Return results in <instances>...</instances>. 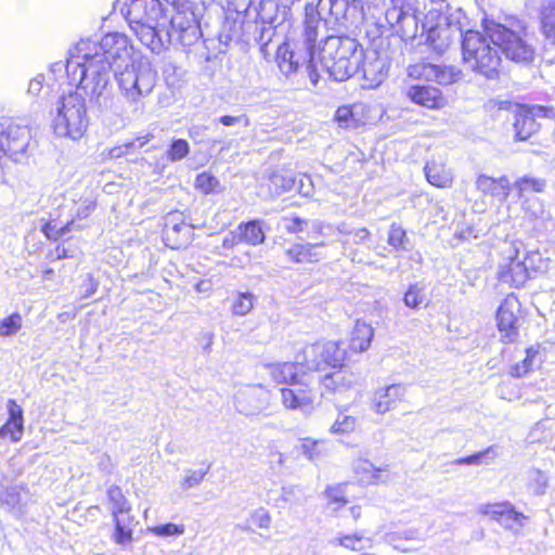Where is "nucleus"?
<instances>
[{"label": "nucleus", "mask_w": 555, "mask_h": 555, "mask_svg": "<svg viewBox=\"0 0 555 555\" xmlns=\"http://www.w3.org/2000/svg\"><path fill=\"white\" fill-rule=\"evenodd\" d=\"M130 39L120 33H109L100 41L81 39L69 50L66 73L70 83H78L90 102L102 105L111 83V72L121 70L132 60Z\"/></svg>", "instance_id": "f257e3e1"}, {"label": "nucleus", "mask_w": 555, "mask_h": 555, "mask_svg": "<svg viewBox=\"0 0 555 555\" xmlns=\"http://www.w3.org/2000/svg\"><path fill=\"white\" fill-rule=\"evenodd\" d=\"M320 62L330 77L346 81L357 73L362 74L364 88L378 87L388 76V59L376 50L364 51L356 39L327 36L320 50Z\"/></svg>", "instance_id": "f03ea898"}, {"label": "nucleus", "mask_w": 555, "mask_h": 555, "mask_svg": "<svg viewBox=\"0 0 555 555\" xmlns=\"http://www.w3.org/2000/svg\"><path fill=\"white\" fill-rule=\"evenodd\" d=\"M126 18L132 33L152 52L160 53L170 46L169 35H163L168 16L159 0H131Z\"/></svg>", "instance_id": "7ed1b4c3"}, {"label": "nucleus", "mask_w": 555, "mask_h": 555, "mask_svg": "<svg viewBox=\"0 0 555 555\" xmlns=\"http://www.w3.org/2000/svg\"><path fill=\"white\" fill-rule=\"evenodd\" d=\"M461 9H452L444 0L431 1L424 15L421 38L435 52L442 54L457 38L463 37Z\"/></svg>", "instance_id": "20e7f679"}, {"label": "nucleus", "mask_w": 555, "mask_h": 555, "mask_svg": "<svg viewBox=\"0 0 555 555\" xmlns=\"http://www.w3.org/2000/svg\"><path fill=\"white\" fill-rule=\"evenodd\" d=\"M318 38L312 36L310 39L306 34V26L301 39L295 42H284L278 48L276 63L280 70L288 76L296 73L300 67H305L309 79L313 86H317L321 77V73L326 70L320 62V50L322 43L317 46Z\"/></svg>", "instance_id": "39448f33"}, {"label": "nucleus", "mask_w": 555, "mask_h": 555, "mask_svg": "<svg viewBox=\"0 0 555 555\" xmlns=\"http://www.w3.org/2000/svg\"><path fill=\"white\" fill-rule=\"evenodd\" d=\"M78 86V83H75ZM77 87L75 91L63 94L57 99L52 112V128L61 138L81 139L89 126L86 100Z\"/></svg>", "instance_id": "423d86ee"}, {"label": "nucleus", "mask_w": 555, "mask_h": 555, "mask_svg": "<svg viewBox=\"0 0 555 555\" xmlns=\"http://www.w3.org/2000/svg\"><path fill=\"white\" fill-rule=\"evenodd\" d=\"M115 79L121 98L138 111L144 99L153 92L157 72L147 59L139 56L121 70H116Z\"/></svg>", "instance_id": "0eeeda50"}, {"label": "nucleus", "mask_w": 555, "mask_h": 555, "mask_svg": "<svg viewBox=\"0 0 555 555\" xmlns=\"http://www.w3.org/2000/svg\"><path fill=\"white\" fill-rule=\"evenodd\" d=\"M462 51L464 63L474 72L485 76L488 79H494L498 76L501 64V56L488 35L475 30H467L462 40Z\"/></svg>", "instance_id": "6e6552de"}, {"label": "nucleus", "mask_w": 555, "mask_h": 555, "mask_svg": "<svg viewBox=\"0 0 555 555\" xmlns=\"http://www.w3.org/2000/svg\"><path fill=\"white\" fill-rule=\"evenodd\" d=\"M171 3L175 14L169 18L163 35H169L170 44L191 47L201 36V4L196 0H167Z\"/></svg>", "instance_id": "1a4fd4ad"}, {"label": "nucleus", "mask_w": 555, "mask_h": 555, "mask_svg": "<svg viewBox=\"0 0 555 555\" xmlns=\"http://www.w3.org/2000/svg\"><path fill=\"white\" fill-rule=\"evenodd\" d=\"M349 0H319L314 7L306 5V26L307 37L310 39L315 36L321 37L320 42L323 44L328 35V28L336 25H345L349 12Z\"/></svg>", "instance_id": "9d476101"}, {"label": "nucleus", "mask_w": 555, "mask_h": 555, "mask_svg": "<svg viewBox=\"0 0 555 555\" xmlns=\"http://www.w3.org/2000/svg\"><path fill=\"white\" fill-rule=\"evenodd\" d=\"M392 7L386 11V21L391 27H397V31L404 40H413L421 37L422 24L425 21L424 15L429 5H424L423 10L418 8L416 0H391Z\"/></svg>", "instance_id": "9b49d317"}, {"label": "nucleus", "mask_w": 555, "mask_h": 555, "mask_svg": "<svg viewBox=\"0 0 555 555\" xmlns=\"http://www.w3.org/2000/svg\"><path fill=\"white\" fill-rule=\"evenodd\" d=\"M491 42L500 49L507 59L514 62H530L533 59V49L526 39L522 27L514 30L502 24L488 26Z\"/></svg>", "instance_id": "f8f14e48"}, {"label": "nucleus", "mask_w": 555, "mask_h": 555, "mask_svg": "<svg viewBox=\"0 0 555 555\" xmlns=\"http://www.w3.org/2000/svg\"><path fill=\"white\" fill-rule=\"evenodd\" d=\"M346 358V350L336 341L315 343L306 346L298 354L300 370L324 371L328 366L336 369Z\"/></svg>", "instance_id": "ddd939ff"}, {"label": "nucleus", "mask_w": 555, "mask_h": 555, "mask_svg": "<svg viewBox=\"0 0 555 555\" xmlns=\"http://www.w3.org/2000/svg\"><path fill=\"white\" fill-rule=\"evenodd\" d=\"M503 255V260L499 264V280L515 287L522 286L529 275L524 260L519 257L517 243L507 244Z\"/></svg>", "instance_id": "4468645a"}, {"label": "nucleus", "mask_w": 555, "mask_h": 555, "mask_svg": "<svg viewBox=\"0 0 555 555\" xmlns=\"http://www.w3.org/2000/svg\"><path fill=\"white\" fill-rule=\"evenodd\" d=\"M270 402V390L261 385L245 386L235 395V408L246 416L262 414L269 409Z\"/></svg>", "instance_id": "2eb2a0df"}, {"label": "nucleus", "mask_w": 555, "mask_h": 555, "mask_svg": "<svg viewBox=\"0 0 555 555\" xmlns=\"http://www.w3.org/2000/svg\"><path fill=\"white\" fill-rule=\"evenodd\" d=\"M289 9L287 5L280 7L275 0H257L254 16L249 21H254L256 25H262L260 28L261 35L259 40L266 39L268 33V40L271 38V28L283 24L288 16Z\"/></svg>", "instance_id": "dca6fc26"}, {"label": "nucleus", "mask_w": 555, "mask_h": 555, "mask_svg": "<svg viewBox=\"0 0 555 555\" xmlns=\"http://www.w3.org/2000/svg\"><path fill=\"white\" fill-rule=\"evenodd\" d=\"M33 495L23 483L0 486V504L14 518L22 519L27 514Z\"/></svg>", "instance_id": "f3484780"}, {"label": "nucleus", "mask_w": 555, "mask_h": 555, "mask_svg": "<svg viewBox=\"0 0 555 555\" xmlns=\"http://www.w3.org/2000/svg\"><path fill=\"white\" fill-rule=\"evenodd\" d=\"M478 512L499 522L504 529L518 533L527 517L515 509L514 505L507 501L482 504Z\"/></svg>", "instance_id": "a211bd4d"}, {"label": "nucleus", "mask_w": 555, "mask_h": 555, "mask_svg": "<svg viewBox=\"0 0 555 555\" xmlns=\"http://www.w3.org/2000/svg\"><path fill=\"white\" fill-rule=\"evenodd\" d=\"M192 233L193 229L186 223L181 211H170L166 215L163 234L168 247L179 249L186 246L191 242Z\"/></svg>", "instance_id": "6ab92c4d"}, {"label": "nucleus", "mask_w": 555, "mask_h": 555, "mask_svg": "<svg viewBox=\"0 0 555 555\" xmlns=\"http://www.w3.org/2000/svg\"><path fill=\"white\" fill-rule=\"evenodd\" d=\"M408 75L414 79L435 81L439 85H450L461 78V70L451 66H440L426 62H417L408 67Z\"/></svg>", "instance_id": "aec40b11"}, {"label": "nucleus", "mask_w": 555, "mask_h": 555, "mask_svg": "<svg viewBox=\"0 0 555 555\" xmlns=\"http://www.w3.org/2000/svg\"><path fill=\"white\" fill-rule=\"evenodd\" d=\"M281 401L285 409L297 410L310 414L314 409V395L305 383H297L291 387L281 388Z\"/></svg>", "instance_id": "412c9836"}, {"label": "nucleus", "mask_w": 555, "mask_h": 555, "mask_svg": "<svg viewBox=\"0 0 555 555\" xmlns=\"http://www.w3.org/2000/svg\"><path fill=\"white\" fill-rule=\"evenodd\" d=\"M519 301L514 295H507L496 311L498 328L504 341H513L517 336V315Z\"/></svg>", "instance_id": "4be33fe9"}, {"label": "nucleus", "mask_w": 555, "mask_h": 555, "mask_svg": "<svg viewBox=\"0 0 555 555\" xmlns=\"http://www.w3.org/2000/svg\"><path fill=\"white\" fill-rule=\"evenodd\" d=\"M353 472L359 482L363 485H383L392 479L388 466L376 467L364 459H357L353 462Z\"/></svg>", "instance_id": "5701e85b"}, {"label": "nucleus", "mask_w": 555, "mask_h": 555, "mask_svg": "<svg viewBox=\"0 0 555 555\" xmlns=\"http://www.w3.org/2000/svg\"><path fill=\"white\" fill-rule=\"evenodd\" d=\"M405 393L406 389L401 384H392L378 388L372 399V409L377 414H385L395 409L397 403L404 399Z\"/></svg>", "instance_id": "b1692460"}, {"label": "nucleus", "mask_w": 555, "mask_h": 555, "mask_svg": "<svg viewBox=\"0 0 555 555\" xmlns=\"http://www.w3.org/2000/svg\"><path fill=\"white\" fill-rule=\"evenodd\" d=\"M550 109L544 106H534L530 109L519 112L515 116L514 129L515 137L519 141L529 139L539 130V124L535 121L537 116H546Z\"/></svg>", "instance_id": "393cba45"}, {"label": "nucleus", "mask_w": 555, "mask_h": 555, "mask_svg": "<svg viewBox=\"0 0 555 555\" xmlns=\"http://www.w3.org/2000/svg\"><path fill=\"white\" fill-rule=\"evenodd\" d=\"M405 94L413 103L429 109L442 108L447 103L441 91L431 86H411Z\"/></svg>", "instance_id": "a878e982"}, {"label": "nucleus", "mask_w": 555, "mask_h": 555, "mask_svg": "<svg viewBox=\"0 0 555 555\" xmlns=\"http://www.w3.org/2000/svg\"><path fill=\"white\" fill-rule=\"evenodd\" d=\"M524 219L532 224L537 232L547 230L552 223V216L537 196L527 197L522 203Z\"/></svg>", "instance_id": "bb28decb"}, {"label": "nucleus", "mask_w": 555, "mask_h": 555, "mask_svg": "<svg viewBox=\"0 0 555 555\" xmlns=\"http://www.w3.org/2000/svg\"><path fill=\"white\" fill-rule=\"evenodd\" d=\"M320 384L323 390L328 393H343L356 384V377L353 373L341 363L334 369L333 372L325 374L320 379Z\"/></svg>", "instance_id": "cd10ccee"}, {"label": "nucleus", "mask_w": 555, "mask_h": 555, "mask_svg": "<svg viewBox=\"0 0 555 555\" xmlns=\"http://www.w3.org/2000/svg\"><path fill=\"white\" fill-rule=\"evenodd\" d=\"M324 246V243H297L289 246L285 250V254L287 258L295 263H313L320 261L324 257L322 253V248Z\"/></svg>", "instance_id": "c85d7f7f"}, {"label": "nucleus", "mask_w": 555, "mask_h": 555, "mask_svg": "<svg viewBox=\"0 0 555 555\" xmlns=\"http://www.w3.org/2000/svg\"><path fill=\"white\" fill-rule=\"evenodd\" d=\"M367 106L362 102L343 105L336 109L335 119L340 127L357 128L365 124Z\"/></svg>", "instance_id": "c756f323"}, {"label": "nucleus", "mask_w": 555, "mask_h": 555, "mask_svg": "<svg viewBox=\"0 0 555 555\" xmlns=\"http://www.w3.org/2000/svg\"><path fill=\"white\" fill-rule=\"evenodd\" d=\"M8 408L10 416L7 423L0 427V437L18 441L24 429L23 410L14 400L9 401Z\"/></svg>", "instance_id": "7c9ffc66"}, {"label": "nucleus", "mask_w": 555, "mask_h": 555, "mask_svg": "<svg viewBox=\"0 0 555 555\" xmlns=\"http://www.w3.org/2000/svg\"><path fill=\"white\" fill-rule=\"evenodd\" d=\"M476 188L486 195L505 201L508 196L511 184L506 177L493 179L489 176L480 175L476 180Z\"/></svg>", "instance_id": "2f4dec72"}, {"label": "nucleus", "mask_w": 555, "mask_h": 555, "mask_svg": "<svg viewBox=\"0 0 555 555\" xmlns=\"http://www.w3.org/2000/svg\"><path fill=\"white\" fill-rule=\"evenodd\" d=\"M385 541L397 551L404 553L415 552L418 548L415 544L420 542L418 531L416 529H406L389 532L385 535Z\"/></svg>", "instance_id": "473e14b6"}, {"label": "nucleus", "mask_w": 555, "mask_h": 555, "mask_svg": "<svg viewBox=\"0 0 555 555\" xmlns=\"http://www.w3.org/2000/svg\"><path fill=\"white\" fill-rule=\"evenodd\" d=\"M374 336V328L371 324L358 320L353 326L350 337V349L353 352H363L371 346Z\"/></svg>", "instance_id": "72a5a7b5"}, {"label": "nucleus", "mask_w": 555, "mask_h": 555, "mask_svg": "<svg viewBox=\"0 0 555 555\" xmlns=\"http://www.w3.org/2000/svg\"><path fill=\"white\" fill-rule=\"evenodd\" d=\"M427 181L437 188H449L452 184L453 176L446 165L440 162H429L425 166Z\"/></svg>", "instance_id": "f704fd0d"}, {"label": "nucleus", "mask_w": 555, "mask_h": 555, "mask_svg": "<svg viewBox=\"0 0 555 555\" xmlns=\"http://www.w3.org/2000/svg\"><path fill=\"white\" fill-rule=\"evenodd\" d=\"M300 364L296 359L295 363L284 362L276 363L269 366L272 378L280 384L294 385L300 383L298 379V370Z\"/></svg>", "instance_id": "c9c22d12"}, {"label": "nucleus", "mask_w": 555, "mask_h": 555, "mask_svg": "<svg viewBox=\"0 0 555 555\" xmlns=\"http://www.w3.org/2000/svg\"><path fill=\"white\" fill-rule=\"evenodd\" d=\"M237 231L241 234L242 242L249 245L256 246L264 242L266 235L259 220L242 222L238 224Z\"/></svg>", "instance_id": "e433bc0d"}, {"label": "nucleus", "mask_w": 555, "mask_h": 555, "mask_svg": "<svg viewBox=\"0 0 555 555\" xmlns=\"http://www.w3.org/2000/svg\"><path fill=\"white\" fill-rule=\"evenodd\" d=\"M115 531L113 540L119 545H128L132 542L133 518L129 515L114 517Z\"/></svg>", "instance_id": "4c0bfd02"}, {"label": "nucleus", "mask_w": 555, "mask_h": 555, "mask_svg": "<svg viewBox=\"0 0 555 555\" xmlns=\"http://www.w3.org/2000/svg\"><path fill=\"white\" fill-rule=\"evenodd\" d=\"M541 362L542 358L539 347L531 346L526 350V358L521 362L512 366L511 374L515 377H521L534 367L539 366Z\"/></svg>", "instance_id": "58836bf2"}, {"label": "nucleus", "mask_w": 555, "mask_h": 555, "mask_svg": "<svg viewBox=\"0 0 555 555\" xmlns=\"http://www.w3.org/2000/svg\"><path fill=\"white\" fill-rule=\"evenodd\" d=\"M298 451L302 453L309 461H317L323 457L326 453V442L324 440H314L311 438L300 439L297 447Z\"/></svg>", "instance_id": "ea45409f"}, {"label": "nucleus", "mask_w": 555, "mask_h": 555, "mask_svg": "<svg viewBox=\"0 0 555 555\" xmlns=\"http://www.w3.org/2000/svg\"><path fill=\"white\" fill-rule=\"evenodd\" d=\"M359 426V420L356 416L348 415L344 411H339L336 420L331 425L328 431L332 435H349L354 433Z\"/></svg>", "instance_id": "a19ab883"}, {"label": "nucleus", "mask_w": 555, "mask_h": 555, "mask_svg": "<svg viewBox=\"0 0 555 555\" xmlns=\"http://www.w3.org/2000/svg\"><path fill=\"white\" fill-rule=\"evenodd\" d=\"M108 500L112 504L113 517L127 516L130 512V504L122 494L119 487L113 486L107 491Z\"/></svg>", "instance_id": "79ce46f5"}, {"label": "nucleus", "mask_w": 555, "mask_h": 555, "mask_svg": "<svg viewBox=\"0 0 555 555\" xmlns=\"http://www.w3.org/2000/svg\"><path fill=\"white\" fill-rule=\"evenodd\" d=\"M255 300L256 297L250 292L238 293L231 307L232 313L237 317L248 314L254 308Z\"/></svg>", "instance_id": "37998d69"}, {"label": "nucleus", "mask_w": 555, "mask_h": 555, "mask_svg": "<svg viewBox=\"0 0 555 555\" xmlns=\"http://www.w3.org/2000/svg\"><path fill=\"white\" fill-rule=\"evenodd\" d=\"M528 487L537 495L545 493L548 478L540 469L531 468L527 472Z\"/></svg>", "instance_id": "c03bdc74"}, {"label": "nucleus", "mask_w": 555, "mask_h": 555, "mask_svg": "<svg viewBox=\"0 0 555 555\" xmlns=\"http://www.w3.org/2000/svg\"><path fill=\"white\" fill-rule=\"evenodd\" d=\"M515 188L518 190L519 197H525L530 192H543L545 189V181L543 179L522 177L516 181Z\"/></svg>", "instance_id": "a18cd8bd"}, {"label": "nucleus", "mask_w": 555, "mask_h": 555, "mask_svg": "<svg viewBox=\"0 0 555 555\" xmlns=\"http://www.w3.org/2000/svg\"><path fill=\"white\" fill-rule=\"evenodd\" d=\"M23 325L22 315L17 312L0 320V337H12L16 335Z\"/></svg>", "instance_id": "49530a36"}, {"label": "nucleus", "mask_w": 555, "mask_h": 555, "mask_svg": "<svg viewBox=\"0 0 555 555\" xmlns=\"http://www.w3.org/2000/svg\"><path fill=\"white\" fill-rule=\"evenodd\" d=\"M335 542L347 550L362 551L370 543V539L362 534H346L336 538Z\"/></svg>", "instance_id": "de8ad7c7"}, {"label": "nucleus", "mask_w": 555, "mask_h": 555, "mask_svg": "<svg viewBox=\"0 0 555 555\" xmlns=\"http://www.w3.org/2000/svg\"><path fill=\"white\" fill-rule=\"evenodd\" d=\"M270 183L276 193L287 192L294 189L296 180L288 172H275L270 177Z\"/></svg>", "instance_id": "09e8293b"}, {"label": "nucleus", "mask_w": 555, "mask_h": 555, "mask_svg": "<svg viewBox=\"0 0 555 555\" xmlns=\"http://www.w3.org/2000/svg\"><path fill=\"white\" fill-rule=\"evenodd\" d=\"M190 153V145L183 139H176L171 142L168 151L167 158L175 163L183 159Z\"/></svg>", "instance_id": "8fccbe9b"}, {"label": "nucleus", "mask_w": 555, "mask_h": 555, "mask_svg": "<svg viewBox=\"0 0 555 555\" xmlns=\"http://www.w3.org/2000/svg\"><path fill=\"white\" fill-rule=\"evenodd\" d=\"M542 28L545 36L555 43V3L543 11Z\"/></svg>", "instance_id": "3c124183"}, {"label": "nucleus", "mask_w": 555, "mask_h": 555, "mask_svg": "<svg viewBox=\"0 0 555 555\" xmlns=\"http://www.w3.org/2000/svg\"><path fill=\"white\" fill-rule=\"evenodd\" d=\"M207 469H198V470H188L185 477L181 481V489L189 490L191 488L197 487L207 475Z\"/></svg>", "instance_id": "603ef678"}, {"label": "nucleus", "mask_w": 555, "mask_h": 555, "mask_svg": "<svg viewBox=\"0 0 555 555\" xmlns=\"http://www.w3.org/2000/svg\"><path fill=\"white\" fill-rule=\"evenodd\" d=\"M257 0H230L229 5L237 14H243L246 20H250L254 16V9Z\"/></svg>", "instance_id": "864d4df0"}, {"label": "nucleus", "mask_w": 555, "mask_h": 555, "mask_svg": "<svg viewBox=\"0 0 555 555\" xmlns=\"http://www.w3.org/2000/svg\"><path fill=\"white\" fill-rule=\"evenodd\" d=\"M403 301L409 308H418L424 301L423 289L417 285L410 286L404 294Z\"/></svg>", "instance_id": "5fc2aeb1"}, {"label": "nucleus", "mask_w": 555, "mask_h": 555, "mask_svg": "<svg viewBox=\"0 0 555 555\" xmlns=\"http://www.w3.org/2000/svg\"><path fill=\"white\" fill-rule=\"evenodd\" d=\"M149 530L157 537H172L181 535L184 532V527L182 525L169 522L160 526H155L153 528H150Z\"/></svg>", "instance_id": "6e6d98bb"}, {"label": "nucleus", "mask_w": 555, "mask_h": 555, "mask_svg": "<svg viewBox=\"0 0 555 555\" xmlns=\"http://www.w3.org/2000/svg\"><path fill=\"white\" fill-rule=\"evenodd\" d=\"M404 240L405 231L396 223L391 224L388 233V244L397 249H405Z\"/></svg>", "instance_id": "4d7b16f0"}, {"label": "nucleus", "mask_w": 555, "mask_h": 555, "mask_svg": "<svg viewBox=\"0 0 555 555\" xmlns=\"http://www.w3.org/2000/svg\"><path fill=\"white\" fill-rule=\"evenodd\" d=\"M218 183V180L207 172L199 173L195 180V186L204 193L212 192L217 188Z\"/></svg>", "instance_id": "13d9d810"}, {"label": "nucleus", "mask_w": 555, "mask_h": 555, "mask_svg": "<svg viewBox=\"0 0 555 555\" xmlns=\"http://www.w3.org/2000/svg\"><path fill=\"white\" fill-rule=\"evenodd\" d=\"M251 521L260 529H269L271 526V515L268 509L259 507L250 515Z\"/></svg>", "instance_id": "bf43d9fd"}, {"label": "nucleus", "mask_w": 555, "mask_h": 555, "mask_svg": "<svg viewBox=\"0 0 555 555\" xmlns=\"http://www.w3.org/2000/svg\"><path fill=\"white\" fill-rule=\"evenodd\" d=\"M328 503L335 505L334 509H338L340 506L347 503L341 487H330L326 490Z\"/></svg>", "instance_id": "052dcab7"}, {"label": "nucleus", "mask_w": 555, "mask_h": 555, "mask_svg": "<svg viewBox=\"0 0 555 555\" xmlns=\"http://www.w3.org/2000/svg\"><path fill=\"white\" fill-rule=\"evenodd\" d=\"M283 227L288 233H299L304 231L307 221L299 217L287 218L284 217L282 219Z\"/></svg>", "instance_id": "680f3d73"}, {"label": "nucleus", "mask_w": 555, "mask_h": 555, "mask_svg": "<svg viewBox=\"0 0 555 555\" xmlns=\"http://www.w3.org/2000/svg\"><path fill=\"white\" fill-rule=\"evenodd\" d=\"M219 122L225 127H232L236 124H243L245 127L250 125V119L246 114L238 116L223 115L219 117Z\"/></svg>", "instance_id": "e2e57ef3"}, {"label": "nucleus", "mask_w": 555, "mask_h": 555, "mask_svg": "<svg viewBox=\"0 0 555 555\" xmlns=\"http://www.w3.org/2000/svg\"><path fill=\"white\" fill-rule=\"evenodd\" d=\"M94 208L95 202L90 198H85L79 203L76 209V216L78 219H86L91 215Z\"/></svg>", "instance_id": "0e129e2a"}, {"label": "nucleus", "mask_w": 555, "mask_h": 555, "mask_svg": "<svg viewBox=\"0 0 555 555\" xmlns=\"http://www.w3.org/2000/svg\"><path fill=\"white\" fill-rule=\"evenodd\" d=\"M491 452H493V448L492 447L488 448L483 452H479V453H476V454H473V455H469V456H466V457H461V459L456 460V464H459V465H479V464L482 463L481 459L486 454H489Z\"/></svg>", "instance_id": "69168bd1"}, {"label": "nucleus", "mask_w": 555, "mask_h": 555, "mask_svg": "<svg viewBox=\"0 0 555 555\" xmlns=\"http://www.w3.org/2000/svg\"><path fill=\"white\" fill-rule=\"evenodd\" d=\"M242 242V237L237 229L235 231L229 232L223 241H222V247L225 249H232L234 246H236L238 243Z\"/></svg>", "instance_id": "338daca9"}, {"label": "nucleus", "mask_w": 555, "mask_h": 555, "mask_svg": "<svg viewBox=\"0 0 555 555\" xmlns=\"http://www.w3.org/2000/svg\"><path fill=\"white\" fill-rule=\"evenodd\" d=\"M43 81L44 78L41 75H38L37 77L33 78L28 83L27 93L31 96L39 95L43 88Z\"/></svg>", "instance_id": "774afa93"}]
</instances>
